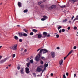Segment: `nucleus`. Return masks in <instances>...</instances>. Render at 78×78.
I'll list each match as a JSON object with an SVG mask.
<instances>
[{"label": "nucleus", "instance_id": "f257e3e1", "mask_svg": "<svg viewBox=\"0 0 78 78\" xmlns=\"http://www.w3.org/2000/svg\"><path fill=\"white\" fill-rule=\"evenodd\" d=\"M17 44H15L13 46L10 47V48H11L12 50H17Z\"/></svg>", "mask_w": 78, "mask_h": 78}, {"label": "nucleus", "instance_id": "f03ea898", "mask_svg": "<svg viewBox=\"0 0 78 78\" xmlns=\"http://www.w3.org/2000/svg\"><path fill=\"white\" fill-rule=\"evenodd\" d=\"M42 68H43V66H40L37 67V72H42Z\"/></svg>", "mask_w": 78, "mask_h": 78}, {"label": "nucleus", "instance_id": "7ed1b4c3", "mask_svg": "<svg viewBox=\"0 0 78 78\" xmlns=\"http://www.w3.org/2000/svg\"><path fill=\"white\" fill-rule=\"evenodd\" d=\"M41 58V55L40 54H38L37 56L36 57L35 59V61H36L37 62H38L39 60H40V58Z\"/></svg>", "mask_w": 78, "mask_h": 78}, {"label": "nucleus", "instance_id": "20e7f679", "mask_svg": "<svg viewBox=\"0 0 78 78\" xmlns=\"http://www.w3.org/2000/svg\"><path fill=\"white\" fill-rule=\"evenodd\" d=\"M9 59V57H7L5 58L1 61H0V63L1 64H2V63H3V62H5V61H6L7 59Z\"/></svg>", "mask_w": 78, "mask_h": 78}, {"label": "nucleus", "instance_id": "39448f33", "mask_svg": "<svg viewBox=\"0 0 78 78\" xmlns=\"http://www.w3.org/2000/svg\"><path fill=\"white\" fill-rule=\"evenodd\" d=\"M56 5H53L48 8V9L49 10H51V9H53V8H56Z\"/></svg>", "mask_w": 78, "mask_h": 78}, {"label": "nucleus", "instance_id": "423d86ee", "mask_svg": "<svg viewBox=\"0 0 78 78\" xmlns=\"http://www.w3.org/2000/svg\"><path fill=\"white\" fill-rule=\"evenodd\" d=\"M43 36H42V38H45L47 36V33L46 32H44L43 33Z\"/></svg>", "mask_w": 78, "mask_h": 78}, {"label": "nucleus", "instance_id": "0eeeda50", "mask_svg": "<svg viewBox=\"0 0 78 78\" xmlns=\"http://www.w3.org/2000/svg\"><path fill=\"white\" fill-rule=\"evenodd\" d=\"M25 70L26 72V73H27V74H28V73H30V70L28 68H26Z\"/></svg>", "mask_w": 78, "mask_h": 78}, {"label": "nucleus", "instance_id": "6e6552de", "mask_svg": "<svg viewBox=\"0 0 78 78\" xmlns=\"http://www.w3.org/2000/svg\"><path fill=\"white\" fill-rule=\"evenodd\" d=\"M51 55L52 58H55V53L54 52H51Z\"/></svg>", "mask_w": 78, "mask_h": 78}, {"label": "nucleus", "instance_id": "1a4fd4ad", "mask_svg": "<svg viewBox=\"0 0 78 78\" xmlns=\"http://www.w3.org/2000/svg\"><path fill=\"white\" fill-rule=\"evenodd\" d=\"M23 68H21V69L20 70V72L22 75H23L24 74V72H23Z\"/></svg>", "mask_w": 78, "mask_h": 78}, {"label": "nucleus", "instance_id": "9d476101", "mask_svg": "<svg viewBox=\"0 0 78 78\" xmlns=\"http://www.w3.org/2000/svg\"><path fill=\"white\" fill-rule=\"evenodd\" d=\"M18 5L20 8L22 7V3L20 2H18Z\"/></svg>", "mask_w": 78, "mask_h": 78}, {"label": "nucleus", "instance_id": "9b49d317", "mask_svg": "<svg viewBox=\"0 0 78 78\" xmlns=\"http://www.w3.org/2000/svg\"><path fill=\"white\" fill-rule=\"evenodd\" d=\"M18 34L20 37H22V36H23V35L22 33H18Z\"/></svg>", "mask_w": 78, "mask_h": 78}, {"label": "nucleus", "instance_id": "f8f14e48", "mask_svg": "<svg viewBox=\"0 0 78 78\" xmlns=\"http://www.w3.org/2000/svg\"><path fill=\"white\" fill-rule=\"evenodd\" d=\"M78 20V15L76 16V18L74 19L73 20V22H74L75 20Z\"/></svg>", "mask_w": 78, "mask_h": 78}, {"label": "nucleus", "instance_id": "ddd939ff", "mask_svg": "<svg viewBox=\"0 0 78 78\" xmlns=\"http://www.w3.org/2000/svg\"><path fill=\"white\" fill-rule=\"evenodd\" d=\"M43 53H47V52H48V50H47L46 49H43Z\"/></svg>", "mask_w": 78, "mask_h": 78}, {"label": "nucleus", "instance_id": "4468645a", "mask_svg": "<svg viewBox=\"0 0 78 78\" xmlns=\"http://www.w3.org/2000/svg\"><path fill=\"white\" fill-rule=\"evenodd\" d=\"M78 0H70V2L72 3H75V2H76Z\"/></svg>", "mask_w": 78, "mask_h": 78}, {"label": "nucleus", "instance_id": "2eb2a0df", "mask_svg": "<svg viewBox=\"0 0 78 78\" xmlns=\"http://www.w3.org/2000/svg\"><path fill=\"white\" fill-rule=\"evenodd\" d=\"M60 65H62V62H63V60L61 59L59 62Z\"/></svg>", "mask_w": 78, "mask_h": 78}, {"label": "nucleus", "instance_id": "dca6fc26", "mask_svg": "<svg viewBox=\"0 0 78 78\" xmlns=\"http://www.w3.org/2000/svg\"><path fill=\"white\" fill-rule=\"evenodd\" d=\"M41 37H42V34H39L38 35V38H41Z\"/></svg>", "mask_w": 78, "mask_h": 78}, {"label": "nucleus", "instance_id": "f3484780", "mask_svg": "<svg viewBox=\"0 0 78 78\" xmlns=\"http://www.w3.org/2000/svg\"><path fill=\"white\" fill-rule=\"evenodd\" d=\"M44 50V49H42L40 50V52H39V54H40V56H41V54H42V51Z\"/></svg>", "mask_w": 78, "mask_h": 78}, {"label": "nucleus", "instance_id": "a211bd4d", "mask_svg": "<svg viewBox=\"0 0 78 78\" xmlns=\"http://www.w3.org/2000/svg\"><path fill=\"white\" fill-rule=\"evenodd\" d=\"M14 39H16V40H18L19 39V38L16 36H14Z\"/></svg>", "mask_w": 78, "mask_h": 78}, {"label": "nucleus", "instance_id": "6ab92c4d", "mask_svg": "<svg viewBox=\"0 0 78 78\" xmlns=\"http://www.w3.org/2000/svg\"><path fill=\"white\" fill-rule=\"evenodd\" d=\"M43 17L44 19H45V20H46L47 19V18H48V17H47V16H43Z\"/></svg>", "mask_w": 78, "mask_h": 78}, {"label": "nucleus", "instance_id": "aec40b11", "mask_svg": "<svg viewBox=\"0 0 78 78\" xmlns=\"http://www.w3.org/2000/svg\"><path fill=\"white\" fill-rule=\"evenodd\" d=\"M60 7V8H64V7H66V6L65 5H62V6H61V5H59Z\"/></svg>", "mask_w": 78, "mask_h": 78}, {"label": "nucleus", "instance_id": "412c9836", "mask_svg": "<svg viewBox=\"0 0 78 78\" xmlns=\"http://www.w3.org/2000/svg\"><path fill=\"white\" fill-rule=\"evenodd\" d=\"M30 62H28L27 64V66L28 67H30Z\"/></svg>", "mask_w": 78, "mask_h": 78}, {"label": "nucleus", "instance_id": "4be33fe9", "mask_svg": "<svg viewBox=\"0 0 78 78\" xmlns=\"http://www.w3.org/2000/svg\"><path fill=\"white\" fill-rule=\"evenodd\" d=\"M32 31H33V32H34V33H36V32H37V30L36 29H33Z\"/></svg>", "mask_w": 78, "mask_h": 78}, {"label": "nucleus", "instance_id": "5701e85b", "mask_svg": "<svg viewBox=\"0 0 78 78\" xmlns=\"http://www.w3.org/2000/svg\"><path fill=\"white\" fill-rule=\"evenodd\" d=\"M23 36L26 37L27 36V34L24 33L23 34Z\"/></svg>", "mask_w": 78, "mask_h": 78}, {"label": "nucleus", "instance_id": "b1692460", "mask_svg": "<svg viewBox=\"0 0 78 78\" xmlns=\"http://www.w3.org/2000/svg\"><path fill=\"white\" fill-rule=\"evenodd\" d=\"M43 3V2H40L38 3V4L39 5H41V3Z\"/></svg>", "mask_w": 78, "mask_h": 78}, {"label": "nucleus", "instance_id": "393cba45", "mask_svg": "<svg viewBox=\"0 0 78 78\" xmlns=\"http://www.w3.org/2000/svg\"><path fill=\"white\" fill-rule=\"evenodd\" d=\"M23 12H28V10L27 9L24 10L23 11Z\"/></svg>", "mask_w": 78, "mask_h": 78}, {"label": "nucleus", "instance_id": "a878e982", "mask_svg": "<svg viewBox=\"0 0 78 78\" xmlns=\"http://www.w3.org/2000/svg\"><path fill=\"white\" fill-rule=\"evenodd\" d=\"M41 58L43 60H45V57H41Z\"/></svg>", "mask_w": 78, "mask_h": 78}, {"label": "nucleus", "instance_id": "bb28decb", "mask_svg": "<svg viewBox=\"0 0 78 78\" xmlns=\"http://www.w3.org/2000/svg\"><path fill=\"white\" fill-rule=\"evenodd\" d=\"M40 63L41 64H44V62H43V61H42V60H41Z\"/></svg>", "mask_w": 78, "mask_h": 78}, {"label": "nucleus", "instance_id": "cd10ccee", "mask_svg": "<svg viewBox=\"0 0 78 78\" xmlns=\"http://www.w3.org/2000/svg\"><path fill=\"white\" fill-rule=\"evenodd\" d=\"M67 20L66 19L63 20V22H67Z\"/></svg>", "mask_w": 78, "mask_h": 78}, {"label": "nucleus", "instance_id": "c85d7f7f", "mask_svg": "<svg viewBox=\"0 0 78 78\" xmlns=\"http://www.w3.org/2000/svg\"><path fill=\"white\" fill-rule=\"evenodd\" d=\"M56 36L57 38H58L59 37V35L58 34L56 35Z\"/></svg>", "mask_w": 78, "mask_h": 78}, {"label": "nucleus", "instance_id": "c756f323", "mask_svg": "<svg viewBox=\"0 0 78 78\" xmlns=\"http://www.w3.org/2000/svg\"><path fill=\"white\" fill-rule=\"evenodd\" d=\"M41 20L42 21H44V20H45V19L43 18L41 19Z\"/></svg>", "mask_w": 78, "mask_h": 78}, {"label": "nucleus", "instance_id": "7c9ffc66", "mask_svg": "<svg viewBox=\"0 0 78 78\" xmlns=\"http://www.w3.org/2000/svg\"><path fill=\"white\" fill-rule=\"evenodd\" d=\"M30 62L31 63H33V59L31 60Z\"/></svg>", "mask_w": 78, "mask_h": 78}, {"label": "nucleus", "instance_id": "2f4dec72", "mask_svg": "<svg viewBox=\"0 0 78 78\" xmlns=\"http://www.w3.org/2000/svg\"><path fill=\"white\" fill-rule=\"evenodd\" d=\"M23 31H25V32H26V33H27L28 30H27L26 29H23Z\"/></svg>", "mask_w": 78, "mask_h": 78}, {"label": "nucleus", "instance_id": "473e14b6", "mask_svg": "<svg viewBox=\"0 0 78 78\" xmlns=\"http://www.w3.org/2000/svg\"><path fill=\"white\" fill-rule=\"evenodd\" d=\"M30 34L31 35V36H33V32H31Z\"/></svg>", "mask_w": 78, "mask_h": 78}, {"label": "nucleus", "instance_id": "72a5a7b5", "mask_svg": "<svg viewBox=\"0 0 78 78\" xmlns=\"http://www.w3.org/2000/svg\"><path fill=\"white\" fill-rule=\"evenodd\" d=\"M17 69L18 70H20V67L18 66L17 67Z\"/></svg>", "mask_w": 78, "mask_h": 78}, {"label": "nucleus", "instance_id": "f704fd0d", "mask_svg": "<svg viewBox=\"0 0 78 78\" xmlns=\"http://www.w3.org/2000/svg\"><path fill=\"white\" fill-rule=\"evenodd\" d=\"M62 32H65V29H62Z\"/></svg>", "mask_w": 78, "mask_h": 78}, {"label": "nucleus", "instance_id": "c9c22d12", "mask_svg": "<svg viewBox=\"0 0 78 78\" xmlns=\"http://www.w3.org/2000/svg\"><path fill=\"white\" fill-rule=\"evenodd\" d=\"M33 75H34V76H35V77H36V73H34L33 74Z\"/></svg>", "mask_w": 78, "mask_h": 78}, {"label": "nucleus", "instance_id": "e433bc0d", "mask_svg": "<svg viewBox=\"0 0 78 78\" xmlns=\"http://www.w3.org/2000/svg\"><path fill=\"white\" fill-rule=\"evenodd\" d=\"M48 63H47L45 65V67H48Z\"/></svg>", "mask_w": 78, "mask_h": 78}, {"label": "nucleus", "instance_id": "4c0bfd02", "mask_svg": "<svg viewBox=\"0 0 78 78\" xmlns=\"http://www.w3.org/2000/svg\"><path fill=\"white\" fill-rule=\"evenodd\" d=\"M74 30H76V29H77V27H74Z\"/></svg>", "mask_w": 78, "mask_h": 78}, {"label": "nucleus", "instance_id": "58836bf2", "mask_svg": "<svg viewBox=\"0 0 78 78\" xmlns=\"http://www.w3.org/2000/svg\"><path fill=\"white\" fill-rule=\"evenodd\" d=\"M22 41H23V40L22 39H20L19 40V41L20 42H22Z\"/></svg>", "mask_w": 78, "mask_h": 78}, {"label": "nucleus", "instance_id": "ea45409f", "mask_svg": "<svg viewBox=\"0 0 78 78\" xmlns=\"http://www.w3.org/2000/svg\"><path fill=\"white\" fill-rule=\"evenodd\" d=\"M15 56H16V54H13V55L12 58H14V57H15Z\"/></svg>", "mask_w": 78, "mask_h": 78}, {"label": "nucleus", "instance_id": "a19ab883", "mask_svg": "<svg viewBox=\"0 0 78 78\" xmlns=\"http://www.w3.org/2000/svg\"><path fill=\"white\" fill-rule=\"evenodd\" d=\"M62 27L61 26H60L58 27V30H59V29H60V28H61Z\"/></svg>", "mask_w": 78, "mask_h": 78}, {"label": "nucleus", "instance_id": "79ce46f5", "mask_svg": "<svg viewBox=\"0 0 78 78\" xmlns=\"http://www.w3.org/2000/svg\"><path fill=\"white\" fill-rule=\"evenodd\" d=\"M76 46H74V47H73V49L74 50H75V49H76Z\"/></svg>", "mask_w": 78, "mask_h": 78}, {"label": "nucleus", "instance_id": "37998d69", "mask_svg": "<svg viewBox=\"0 0 78 78\" xmlns=\"http://www.w3.org/2000/svg\"><path fill=\"white\" fill-rule=\"evenodd\" d=\"M63 78H66V76L65 74L63 75Z\"/></svg>", "mask_w": 78, "mask_h": 78}, {"label": "nucleus", "instance_id": "c03bdc74", "mask_svg": "<svg viewBox=\"0 0 78 78\" xmlns=\"http://www.w3.org/2000/svg\"><path fill=\"white\" fill-rule=\"evenodd\" d=\"M41 6V7L42 8H44V5H42Z\"/></svg>", "mask_w": 78, "mask_h": 78}, {"label": "nucleus", "instance_id": "a18cd8bd", "mask_svg": "<svg viewBox=\"0 0 78 78\" xmlns=\"http://www.w3.org/2000/svg\"><path fill=\"white\" fill-rule=\"evenodd\" d=\"M47 37H50V34H48V35H47Z\"/></svg>", "mask_w": 78, "mask_h": 78}, {"label": "nucleus", "instance_id": "49530a36", "mask_svg": "<svg viewBox=\"0 0 78 78\" xmlns=\"http://www.w3.org/2000/svg\"><path fill=\"white\" fill-rule=\"evenodd\" d=\"M66 75L67 76H69V73H66Z\"/></svg>", "mask_w": 78, "mask_h": 78}, {"label": "nucleus", "instance_id": "de8ad7c7", "mask_svg": "<svg viewBox=\"0 0 78 78\" xmlns=\"http://www.w3.org/2000/svg\"><path fill=\"white\" fill-rule=\"evenodd\" d=\"M74 18V16H73L72 17V18L71 19V20H73V18Z\"/></svg>", "mask_w": 78, "mask_h": 78}, {"label": "nucleus", "instance_id": "09e8293b", "mask_svg": "<svg viewBox=\"0 0 78 78\" xmlns=\"http://www.w3.org/2000/svg\"><path fill=\"white\" fill-rule=\"evenodd\" d=\"M67 29H68V30H70V27H68Z\"/></svg>", "mask_w": 78, "mask_h": 78}, {"label": "nucleus", "instance_id": "8fccbe9b", "mask_svg": "<svg viewBox=\"0 0 78 78\" xmlns=\"http://www.w3.org/2000/svg\"><path fill=\"white\" fill-rule=\"evenodd\" d=\"M62 31H61V29L59 31V33H62Z\"/></svg>", "mask_w": 78, "mask_h": 78}, {"label": "nucleus", "instance_id": "3c124183", "mask_svg": "<svg viewBox=\"0 0 78 78\" xmlns=\"http://www.w3.org/2000/svg\"><path fill=\"white\" fill-rule=\"evenodd\" d=\"M66 58H67V57H66V56L64 58V60H65V59H66Z\"/></svg>", "mask_w": 78, "mask_h": 78}, {"label": "nucleus", "instance_id": "603ef678", "mask_svg": "<svg viewBox=\"0 0 78 78\" xmlns=\"http://www.w3.org/2000/svg\"><path fill=\"white\" fill-rule=\"evenodd\" d=\"M51 76H53V73H51Z\"/></svg>", "mask_w": 78, "mask_h": 78}, {"label": "nucleus", "instance_id": "864d4df0", "mask_svg": "<svg viewBox=\"0 0 78 78\" xmlns=\"http://www.w3.org/2000/svg\"><path fill=\"white\" fill-rule=\"evenodd\" d=\"M73 51V50H71V51L69 52L71 53H72Z\"/></svg>", "mask_w": 78, "mask_h": 78}, {"label": "nucleus", "instance_id": "5fc2aeb1", "mask_svg": "<svg viewBox=\"0 0 78 78\" xmlns=\"http://www.w3.org/2000/svg\"><path fill=\"white\" fill-rule=\"evenodd\" d=\"M2 56L1 55L0 56V59H2Z\"/></svg>", "mask_w": 78, "mask_h": 78}, {"label": "nucleus", "instance_id": "6e6d98bb", "mask_svg": "<svg viewBox=\"0 0 78 78\" xmlns=\"http://www.w3.org/2000/svg\"><path fill=\"white\" fill-rule=\"evenodd\" d=\"M41 76V75H38L37 76Z\"/></svg>", "mask_w": 78, "mask_h": 78}, {"label": "nucleus", "instance_id": "4d7b16f0", "mask_svg": "<svg viewBox=\"0 0 78 78\" xmlns=\"http://www.w3.org/2000/svg\"><path fill=\"white\" fill-rule=\"evenodd\" d=\"M57 49H59V47H57Z\"/></svg>", "mask_w": 78, "mask_h": 78}, {"label": "nucleus", "instance_id": "13d9d810", "mask_svg": "<svg viewBox=\"0 0 78 78\" xmlns=\"http://www.w3.org/2000/svg\"><path fill=\"white\" fill-rule=\"evenodd\" d=\"M27 49H25L24 50V52H27Z\"/></svg>", "mask_w": 78, "mask_h": 78}, {"label": "nucleus", "instance_id": "bf43d9fd", "mask_svg": "<svg viewBox=\"0 0 78 78\" xmlns=\"http://www.w3.org/2000/svg\"><path fill=\"white\" fill-rule=\"evenodd\" d=\"M74 77L75 78L76 77V74H74Z\"/></svg>", "mask_w": 78, "mask_h": 78}, {"label": "nucleus", "instance_id": "052dcab7", "mask_svg": "<svg viewBox=\"0 0 78 78\" xmlns=\"http://www.w3.org/2000/svg\"><path fill=\"white\" fill-rule=\"evenodd\" d=\"M42 73H41V75H40L41 76H42Z\"/></svg>", "mask_w": 78, "mask_h": 78}, {"label": "nucleus", "instance_id": "680f3d73", "mask_svg": "<svg viewBox=\"0 0 78 78\" xmlns=\"http://www.w3.org/2000/svg\"><path fill=\"white\" fill-rule=\"evenodd\" d=\"M41 49V48H39L38 50H37V51H39V50Z\"/></svg>", "mask_w": 78, "mask_h": 78}, {"label": "nucleus", "instance_id": "e2e57ef3", "mask_svg": "<svg viewBox=\"0 0 78 78\" xmlns=\"http://www.w3.org/2000/svg\"><path fill=\"white\" fill-rule=\"evenodd\" d=\"M45 69H46L44 67V70H45Z\"/></svg>", "mask_w": 78, "mask_h": 78}, {"label": "nucleus", "instance_id": "0e129e2a", "mask_svg": "<svg viewBox=\"0 0 78 78\" xmlns=\"http://www.w3.org/2000/svg\"><path fill=\"white\" fill-rule=\"evenodd\" d=\"M70 54H71V53L69 52V53H68V54L69 55H70Z\"/></svg>", "mask_w": 78, "mask_h": 78}, {"label": "nucleus", "instance_id": "69168bd1", "mask_svg": "<svg viewBox=\"0 0 78 78\" xmlns=\"http://www.w3.org/2000/svg\"><path fill=\"white\" fill-rule=\"evenodd\" d=\"M69 55L68 54L66 57H67L69 56Z\"/></svg>", "mask_w": 78, "mask_h": 78}, {"label": "nucleus", "instance_id": "338daca9", "mask_svg": "<svg viewBox=\"0 0 78 78\" xmlns=\"http://www.w3.org/2000/svg\"><path fill=\"white\" fill-rule=\"evenodd\" d=\"M2 46H0V48H2Z\"/></svg>", "mask_w": 78, "mask_h": 78}, {"label": "nucleus", "instance_id": "774afa93", "mask_svg": "<svg viewBox=\"0 0 78 78\" xmlns=\"http://www.w3.org/2000/svg\"><path fill=\"white\" fill-rule=\"evenodd\" d=\"M17 27H20V25H17Z\"/></svg>", "mask_w": 78, "mask_h": 78}]
</instances>
